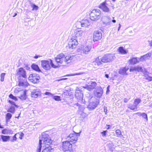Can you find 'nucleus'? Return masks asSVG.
Segmentation results:
<instances>
[{
    "label": "nucleus",
    "mask_w": 152,
    "mask_h": 152,
    "mask_svg": "<svg viewBox=\"0 0 152 152\" xmlns=\"http://www.w3.org/2000/svg\"><path fill=\"white\" fill-rule=\"evenodd\" d=\"M17 133H16L12 137V139L10 140V141L11 142H14L15 141H16L17 140Z\"/></svg>",
    "instance_id": "obj_51"
},
{
    "label": "nucleus",
    "mask_w": 152,
    "mask_h": 152,
    "mask_svg": "<svg viewBox=\"0 0 152 152\" xmlns=\"http://www.w3.org/2000/svg\"><path fill=\"white\" fill-rule=\"evenodd\" d=\"M109 150L111 152H113L114 151V148L112 147L111 146H109Z\"/></svg>",
    "instance_id": "obj_62"
},
{
    "label": "nucleus",
    "mask_w": 152,
    "mask_h": 152,
    "mask_svg": "<svg viewBox=\"0 0 152 152\" xmlns=\"http://www.w3.org/2000/svg\"><path fill=\"white\" fill-rule=\"evenodd\" d=\"M140 115L145 119L147 121H148L147 114L145 113H140Z\"/></svg>",
    "instance_id": "obj_43"
},
{
    "label": "nucleus",
    "mask_w": 152,
    "mask_h": 152,
    "mask_svg": "<svg viewBox=\"0 0 152 152\" xmlns=\"http://www.w3.org/2000/svg\"><path fill=\"white\" fill-rule=\"evenodd\" d=\"M30 4L32 8V10L37 11L38 10L39 8V7L38 6H37L31 2V1H30Z\"/></svg>",
    "instance_id": "obj_35"
},
{
    "label": "nucleus",
    "mask_w": 152,
    "mask_h": 152,
    "mask_svg": "<svg viewBox=\"0 0 152 152\" xmlns=\"http://www.w3.org/2000/svg\"><path fill=\"white\" fill-rule=\"evenodd\" d=\"M15 107L14 106H10L7 110V112L14 113L15 111Z\"/></svg>",
    "instance_id": "obj_37"
},
{
    "label": "nucleus",
    "mask_w": 152,
    "mask_h": 152,
    "mask_svg": "<svg viewBox=\"0 0 152 152\" xmlns=\"http://www.w3.org/2000/svg\"><path fill=\"white\" fill-rule=\"evenodd\" d=\"M80 22L81 26L82 27H86L89 26L91 24L89 20L87 19H83Z\"/></svg>",
    "instance_id": "obj_20"
},
{
    "label": "nucleus",
    "mask_w": 152,
    "mask_h": 152,
    "mask_svg": "<svg viewBox=\"0 0 152 152\" xmlns=\"http://www.w3.org/2000/svg\"><path fill=\"white\" fill-rule=\"evenodd\" d=\"M140 61V58L132 57L129 60V62L132 65H134L138 63Z\"/></svg>",
    "instance_id": "obj_22"
},
{
    "label": "nucleus",
    "mask_w": 152,
    "mask_h": 152,
    "mask_svg": "<svg viewBox=\"0 0 152 152\" xmlns=\"http://www.w3.org/2000/svg\"><path fill=\"white\" fill-rule=\"evenodd\" d=\"M40 55H36L34 57V58L35 59L38 58L39 57H41Z\"/></svg>",
    "instance_id": "obj_64"
},
{
    "label": "nucleus",
    "mask_w": 152,
    "mask_h": 152,
    "mask_svg": "<svg viewBox=\"0 0 152 152\" xmlns=\"http://www.w3.org/2000/svg\"><path fill=\"white\" fill-rule=\"evenodd\" d=\"M42 143L40 142V140H39V146L38 147L37 152H41L42 148Z\"/></svg>",
    "instance_id": "obj_42"
},
{
    "label": "nucleus",
    "mask_w": 152,
    "mask_h": 152,
    "mask_svg": "<svg viewBox=\"0 0 152 152\" xmlns=\"http://www.w3.org/2000/svg\"><path fill=\"white\" fill-rule=\"evenodd\" d=\"M41 94V92L39 89L38 88L33 90L31 92V96L36 98Z\"/></svg>",
    "instance_id": "obj_19"
},
{
    "label": "nucleus",
    "mask_w": 152,
    "mask_h": 152,
    "mask_svg": "<svg viewBox=\"0 0 152 152\" xmlns=\"http://www.w3.org/2000/svg\"><path fill=\"white\" fill-rule=\"evenodd\" d=\"M89 15L91 20L96 21L101 17V11L98 9H94L91 12Z\"/></svg>",
    "instance_id": "obj_4"
},
{
    "label": "nucleus",
    "mask_w": 152,
    "mask_h": 152,
    "mask_svg": "<svg viewBox=\"0 0 152 152\" xmlns=\"http://www.w3.org/2000/svg\"><path fill=\"white\" fill-rule=\"evenodd\" d=\"M41 62L42 67L47 71L50 70L51 67L56 69L60 66L58 64L57 65H55L53 62V60L51 59L42 60Z\"/></svg>",
    "instance_id": "obj_1"
},
{
    "label": "nucleus",
    "mask_w": 152,
    "mask_h": 152,
    "mask_svg": "<svg viewBox=\"0 0 152 152\" xmlns=\"http://www.w3.org/2000/svg\"><path fill=\"white\" fill-rule=\"evenodd\" d=\"M78 43L77 39L75 36H72L69 42L68 45L66 48L69 49H73L75 48L77 45Z\"/></svg>",
    "instance_id": "obj_7"
},
{
    "label": "nucleus",
    "mask_w": 152,
    "mask_h": 152,
    "mask_svg": "<svg viewBox=\"0 0 152 152\" xmlns=\"http://www.w3.org/2000/svg\"><path fill=\"white\" fill-rule=\"evenodd\" d=\"M107 4L106 0L101 3L99 6V7L102 9L104 12H108L110 11V9L107 7Z\"/></svg>",
    "instance_id": "obj_15"
},
{
    "label": "nucleus",
    "mask_w": 152,
    "mask_h": 152,
    "mask_svg": "<svg viewBox=\"0 0 152 152\" xmlns=\"http://www.w3.org/2000/svg\"><path fill=\"white\" fill-rule=\"evenodd\" d=\"M141 102V100L140 98H137L135 99L134 101V104L135 105V106L137 107L138 104L140 103Z\"/></svg>",
    "instance_id": "obj_41"
},
{
    "label": "nucleus",
    "mask_w": 152,
    "mask_h": 152,
    "mask_svg": "<svg viewBox=\"0 0 152 152\" xmlns=\"http://www.w3.org/2000/svg\"><path fill=\"white\" fill-rule=\"evenodd\" d=\"M8 132V130L6 129H4L1 131V133L3 134H6Z\"/></svg>",
    "instance_id": "obj_55"
},
{
    "label": "nucleus",
    "mask_w": 152,
    "mask_h": 152,
    "mask_svg": "<svg viewBox=\"0 0 152 152\" xmlns=\"http://www.w3.org/2000/svg\"><path fill=\"white\" fill-rule=\"evenodd\" d=\"M78 106V103H71L69 104L68 107L70 109L74 110L75 109H77Z\"/></svg>",
    "instance_id": "obj_29"
},
{
    "label": "nucleus",
    "mask_w": 152,
    "mask_h": 152,
    "mask_svg": "<svg viewBox=\"0 0 152 152\" xmlns=\"http://www.w3.org/2000/svg\"><path fill=\"white\" fill-rule=\"evenodd\" d=\"M63 150L65 152H73L72 145L68 141L63 142Z\"/></svg>",
    "instance_id": "obj_8"
},
{
    "label": "nucleus",
    "mask_w": 152,
    "mask_h": 152,
    "mask_svg": "<svg viewBox=\"0 0 152 152\" xmlns=\"http://www.w3.org/2000/svg\"><path fill=\"white\" fill-rule=\"evenodd\" d=\"M44 94L45 95H48V96H53V94H52L50 92H47V91L45 92V93Z\"/></svg>",
    "instance_id": "obj_58"
},
{
    "label": "nucleus",
    "mask_w": 152,
    "mask_h": 152,
    "mask_svg": "<svg viewBox=\"0 0 152 152\" xmlns=\"http://www.w3.org/2000/svg\"><path fill=\"white\" fill-rule=\"evenodd\" d=\"M100 57H98L96 58L95 60L92 63L93 65H97L99 66L101 65L102 64V62L100 58Z\"/></svg>",
    "instance_id": "obj_26"
},
{
    "label": "nucleus",
    "mask_w": 152,
    "mask_h": 152,
    "mask_svg": "<svg viewBox=\"0 0 152 152\" xmlns=\"http://www.w3.org/2000/svg\"><path fill=\"white\" fill-rule=\"evenodd\" d=\"M83 73L82 72H80L74 74H67L63 76V77H65L66 76H72L75 75H80L82 74Z\"/></svg>",
    "instance_id": "obj_39"
},
{
    "label": "nucleus",
    "mask_w": 152,
    "mask_h": 152,
    "mask_svg": "<svg viewBox=\"0 0 152 152\" xmlns=\"http://www.w3.org/2000/svg\"><path fill=\"white\" fill-rule=\"evenodd\" d=\"M55 61L58 63L62 64L63 62V61L60 58H57V57L55 58Z\"/></svg>",
    "instance_id": "obj_52"
},
{
    "label": "nucleus",
    "mask_w": 152,
    "mask_h": 152,
    "mask_svg": "<svg viewBox=\"0 0 152 152\" xmlns=\"http://www.w3.org/2000/svg\"><path fill=\"white\" fill-rule=\"evenodd\" d=\"M96 85L97 83L95 82L91 81L88 82L87 84H86L85 86H82V87L91 91L95 88Z\"/></svg>",
    "instance_id": "obj_9"
},
{
    "label": "nucleus",
    "mask_w": 152,
    "mask_h": 152,
    "mask_svg": "<svg viewBox=\"0 0 152 152\" xmlns=\"http://www.w3.org/2000/svg\"><path fill=\"white\" fill-rule=\"evenodd\" d=\"M8 102L12 106H14L15 107L18 108V106L16 104L15 102L11 100H8Z\"/></svg>",
    "instance_id": "obj_46"
},
{
    "label": "nucleus",
    "mask_w": 152,
    "mask_h": 152,
    "mask_svg": "<svg viewBox=\"0 0 152 152\" xmlns=\"http://www.w3.org/2000/svg\"><path fill=\"white\" fill-rule=\"evenodd\" d=\"M151 55V53L149 52L142 56H141L140 58V61H143L145 60L146 58H148V57H150Z\"/></svg>",
    "instance_id": "obj_30"
},
{
    "label": "nucleus",
    "mask_w": 152,
    "mask_h": 152,
    "mask_svg": "<svg viewBox=\"0 0 152 152\" xmlns=\"http://www.w3.org/2000/svg\"><path fill=\"white\" fill-rule=\"evenodd\" d=\"M9 97L10 98L14 100L15 101L18 100V99L16 97L14 96L12 94H11L9 95Z\"/></svg>",
    "instance_id": "obj_47"
},
{
    "label": "nucleus",
    "mask_w": 152,
    "mask_h": 152,
    "mask_svg": "<svg viewBox=\"0 0 152 152\" xmlns=\"http://www.w3.org/2000/svg\"><path fill=\"white\" fill-rule=\"evenodd\" d=\"M5 74H6L5 73H2L1 74V75H0V77H1L0 80H1V82H3L4 81V77H5Z\"/></svg>",
    "instance_id": "obj_50"
},
{
    "label": "nucleus",
    "mask_w": 152,
    "mask_h": 152,
    "mask_svg": "<svg viewBox=\"0 0 152 152\" xmlns=\"http://www.w3.org/2000/svg\"><path fill=\"white\" fill-rule=\"evenodd\" d=\"M102 33L100 31H95L93 33V41L95 42L100 40L102 38Z\"/></svg>",
    "instance_id": "obj_13"
},
{
    "label": "nucleus",
    "mask_w": 152,
    "mask_h": 152,
    "mask_svg": "<svg viewBox=\"0 0 152 152\" xmlns=\"http://www.w3.org/2000/svg\"><path fill=\"white\" fill-rule=\"evenodd\" d=\"M84 88L81 87H77L75 91V95L78 101L80 103L85 104L86 101L85 99H83V90Z\"/></svg>",
    "instance_id": "obj_2"
},
{
    "label": "nucleus",
    "mask_w": 152,
    "mask_h": 152,
    "mask_svg": "<svg viewBox=\"0 0 152 152\" xmlns=\"http://www.w3.org/2000/svg\"><path fill=\"white\" fill-rule=\"evenodd\" d=\"M91 49V48L90 46H87L86 47H83L82 50L83 51L84 53L85 54H87L88 52L90 51Z\"/></svg>",
    "instance_id": "obj_33"
},
{
    "label": "nucleus",
    "mask_w": 152,
    "mask_h": 152,
    "mask_svg": "<svg viewBox=\"0 0 152 152\" xmlns=\"http://www.w3.org/2000/svg\"><path fill=\"white\" fill-rule=\"evenodd\" d=\"M75 56L73 55H68L65 56L64 59L65 61L66 62L67 64H68L71 62V61L73 59V58L75 57Z\"/></svg>",
    "instance_id": "obj_25"
},
{
    "label": "nucleus",
    "mask_w": 152,
    "mask_h": 152,
    "mask_svg": "<svg viewBox=\"0 0 152 152\" xmlns=\"http://www.w3.org/2000/svg\"><path fill=\"white\" fill-rule=\"evenodd\" d=\"M84 31H78L75 32V35L73 36H75V38H77V37H79L83 36L84 34Z\"/></svg>",
    "instance_id": "obj_32"
},
{
    "label": "nucleus",
    "mask_w": 152,
    "mask_h": 152,
    "mask_svg": "<svg viewBox=\"0 0 152 152\" xmlns=\"http://www.w3.org/2000/svg\"><path fill=\"white\" fill-rule=\"evenodd\" d=\"M26 78H21L19 79L18 86H23L26 87L27 86Z\"/></svg>",
    "instance_id": "obj_21"
},
{
    "label": "nucleus",
    "mask_w": 152,
    "mask_h": 152,
    "mask_svg": "<svg viewBox=\"0 0 152 152\" xmlns=\"http://www.w3.org/2000/svg\"><path fill=\"white\" fill-rule=\"evenodd\" d=\"M39 138V140H40V142L42 143L43 141V144L45 145H50L53 142L49 135L45 133H42Z\"/></svg>",
    "instance_id": "obj_3"
},
{
    "label": "nucleus",
    "mask_w": 152,
    "mask_h": 152,
    "mask_svg": "<svg viewBox=\"0 0 152 152\" xmlns=\"http://www.w3.org/2000/svg\"><path fill=\"white\" fill-rule=\"evenodd\" d=\"M31 67L32 69L36 72L43 73L37 64L34 63L32 64Z\"/></svg>",
    "instance_id": "obj_24"
},
{
    "label": "nucleus",
    "mask_w": 152,
    "mask_h": 152,
    "mask_svg": "<svg viewBox=\"0 0 152 152\" xmlns=\"http://www.w3.org/2000/svg\"><path fill=\"white\" fill-rule=\"evenodd\" d=\"M17 74L18 76V79L26 78V72L22 67H20L16 71Z\"/></svg>",
    "instance_id": "obj_12"
},
{
    "label": "nucleus",
    "mask_w": 152,
    "mask_h": 152,
    "mask_svg": "<svg viewBox=\"0 0 152 152\" xmlns=\"http://www.w3.org/2000/svg\"><path fill=\"white\" fill-rule=\"evenodd\" d=\"M106 126L107 127L106 128L108 130L110 129L111 126L110 125L107 124H106Z\"/></svg>",
    "instance_id": "obj_63"
},
{
    "label": "nucleus",
    "mask_w": 152,
    "mask_h": 152,
    "mask_svg": "<svg viewBox=\"0 0 152 152\" xmlns=\"http://www.w3.org/2000/svg\"><path fill=\"white\" fill-rule=\"evenodd\" d=\"M56 57L58 58H60L62 60L65 57V55L63 53H61L58 55Z\"/></svg>",
    "instance_id": "obj_48"
},
{
    "label": "nucleus",
    "mask_w": 152,
    "mask_h": 152,
    "mask_svg": "<svg viewBox=\"0 0 152 152\" xmlns=\"http://www.w3.org/2000/svg\"><path fill=\"white\" fill-rule=\"evenodd\" d=\"M115 133L117 135V136L118 137H121L123 136L121 131L119 129L116 130L115 131Z\"/></svg>",
    "instance_id": "obj_44"
},
{
    "label": "nucleus",
    "mask_w": 152,
    "mask_h": 152,
    "mask_svg": "<svg viewBox=\"0 0 152 152\" xmlns=\"http://www.w3.org/2000/svg\"><path fill=\"white\" fill-rule=\"evenodd\" d=\"M145 79L149 81H152V77H150L148 75L147 77H146Z\"/></svg>",
    "instance_id": "obj_56"
},
{
    "label": "nucleus",
    "mask_w": 152,
    "mask_h": 152,
    "mask_svg": "<svg viewBox=\"0 0 152 152\" xmlns=\"http://www.w3.org/2000/svg\"><path fill=\"white\" fill-rule=\"evenodd\" d=\"M102 21L103 25L107 26L110 24L111 21V18L109 16H104L102 17Z\"/></svg>",
    "instance_id": "obj_16"
},
{
    "label": "nucleus",
    "mask_w": 152,
    "mask_h": 152,
    "mask_svg": "<svg viewBox=\"0 0 152 152\" xmlns=\"http://www.w3.org/2000/svg\"><path fill=\"white\" fill-rule=\"evenodd\" d=\"M53 98L56 101H59L61 100L60 96H55L53 97Z\"/></svg>",
    "instance_id": "obj_49"
},
{
    "label": "nucleus",
    "mask_w": 152,
    "mask_h": 152,
    "mask_svg": "<svg viewBox=\"0 0 152 152\" xmlns=\"http://www.w3.org/2000/svg\"><path fill=\"white\" fill-rule=\"evenodd\" d=\"M128 108L133 110H135L137 109V107L135 106V105H134L130 104H129L128 106Z\"/></svg>",
    "instance_id": "obj_40"
},
{
    "label": "nucleus",
    "mask_w": 152,
    "mask_h": 152,
    "mask_svg": "<svg viewBox=\"0 0 152 152\" xmlns=\"http://www.w3.org/2000/svg\"><path fill=\"white\" fill-rule=\"evenodd\" d=\"M1 139L3 142H6L8 141L10 139V137L9 136L4 135H0Z\"/></svg>",
    "instance_id": "obj_31"
},
{
    "label": "nucleus",
    "mask_w": 152,
    "mask_h": 152,
    "mask_svg": "<svg viewBox=\"0 0 152 152\" xmlns=\"http://www.w3.org/2000/svg\"><path fill=\"white\" fill-rule=\"evenodd\" d=\"M77 108H78V109L80 111H82L84 109V106L81 105L80 104H78V107Z\"/></svg>",
    "instance_id": "obj_53"
},
{
    "label": "nucleus",
    "mask_w": 152,
    "mask_h": 152,
    "mask_svg": "<svg viewBox=\"0 0 152 152\" xmlns=\"http://www.w3.org/2000/svg\"><path fill=\"white\" fill-rule=\"evenodd\" d=\"M17 136L20 139L22 140L24 135V133L22 132H19L17 133Z\"/></svg>",
    "instance_id": "obj_45"
},
{
    "label": "nucleus",
    "mask_w": 152,
    "mask_h": 152,
    "mask_svg": "<svg viewBox=\"0 0 152 152\" xmlns=\"http://www.w3.org/2000/svg\"><path fill=\"white\" fill-rule=\"evenodd\" d=\"M101 61L102 62L107 63L112 61L115 57L114 54H106L103 57L100 56Z\"/></svg>",
    "instance_id": "obj_5"
},
{
    "label": "nucleus",
    "mask_w": 152,
    "mask_h": 152,
    "mask_svg": "<svg viewBox=\"0 0 152 152\" xmlns=\"http://www.w3.org/2000/svg\"><path fill=\"white\" fill-rule=\"evenodd\" d=\"M45 148L43 150L42 152H52L53 148L50 145H45Z\"/></svg>",
    "instance_id": "obj_27"
},
{
    "label": "nucleus",
    "mask_w": 152,
    "mask_h": 152,
    "mask_svg": "<svg viewBox=\"0 0 152 152\" xmlns=\"http://www.w3.org/2000/svg\"><path fill=\"white\" fill-rule=\"evenodd\" d=\"M73 93L71 91L68 90H65L62 94V96L65 98H68L70 99L73 97Z\"/></svg>",
    "instance_id": "obj_17"
},
{
    "label": "nucleus",
    "mask_w": 152,
    "mask_h": 152,
    "mask_svg": "<svg viewBox=\"0 0 152 152\" xmlns=\"http://www.w3.org/2000/svg\"><path fill=\"white\" fill-rule=\"evenodd\" d=\"M107 107L106 106H104V111L105 113V114L106 115L107 113Z\"/></svg>",
    "instance_id": "obj_60"
},
{
    "label": "nucleus",
    "mask_w": 152,
    "mask_h": 152,
    "mask_svg": "<svg viewBox=\"0 0 152 152\" xmlns=\"http://www.w3.org/2000/svg\"><path fill=\"white\" fill-rule=\"evenodd\" d=\"M103 93V90L101 86H97L94 91V94L95 97L100 98L102 96Z\"/></svg>",
    "instance_id": "obj_10"
},
{
    "label": "nucleus",
    "mask_w": 152,
    "mask_h": 152,
    "mask_svg": "<svg viewBox=\"0 0 152 152\" xmlns=\"http://www.w3.org/2000/svg\"><path fill=\"white\" fill-rule=\"evenodd\" d=\"M86 99H85L86 101V103L87 102H90V100L93 97L92 95L90 93H88L86 94Z\"/></svg>",
    "instance_id": "obj_34"
},
{
    "label": "nucleus",
    "mask_w": 152,
    "mask_h": 152,
    "mask_svg": "<svg viewBox=\"0 0 152 152\" xmlns=\"http://www.w3.org/2000/svg\"><path fill=\"white\" fill-rule=\"evenodd\" d=\"M130 99V98L129 99L124 98V102L125 103H127L128 102V101Z\"/></svg>",
    "instance_id": "obj_61"
},
{
    "label": "nucleus",
    "mask_w": 152,
    "mask_h": 152,
    "mask_svg": "<svg viewBox=\"0 0 152 152\" xmlns=\"http://www.w3.org/2000/svg\"><path fill=\"white\" fill-rule=\"evenodd\" d=\"M134 71H137L138 72H144L142 67L138 65L132 67L129 69L130 72H133Z\"/></svg>",
    "instance_id": "obj_18"
},
{
    "label": "nucleus",
    "mask_w": 152,
    "mask_h": 152,
    "mask_svg": "<svg viewBox=\"0 0 152 152\" xmlns=\"http://www.w3.org/2000/svg\"><path fill=\"white\" fill-rule=\"evenodd\" d=\"M18 97L21 100H26L27 98L26 92H24L22 94V95H21L20 96Z\"/></svg>",
    "instance_id": "obj_38"
},
{
    "label": "nucleus",
    "mask_w": 152,
    "mask_h": 152,
    "mask_svg": "<svg viewBox=\"0 0 152 152\" xmlns=\"http://www.w3.org/2000/svg\"><path fill=\"white\" fill-rule=\"evenodd\" d=\"M24 67L26 69L28 70H29L30 69V67L27 64H25Z\"/></svg>",
    "instance_id": "obj_59"
},
{
    "label": "nucleus",
    "mask_w": 152,
    "mask_h": 152,
    "mask_svg": "<svg viewBox=\"0 0 152 152\" xmlns=\"http://www.w3.org/2000/svg\"><path fill=\"white\" fill-rule=\"evenodd\" d=\"M107 132L108 131L107 130H104L101 132V134H102L103 137H104L106 136Z\"/></svg>",
    "instance_id": "obj_54"
},
{
    "label": "nucleus",
    "mask_w": 152,
    "mask_h": 152,
    "mask_svg": "<svg viewBox=\"0 0 152 152\" xmlns=\"http://www.w3.org/2000/svg\"><path fill=\"white\" fill-rule=\"evenodd\" d=\"M99 103V100L96 99V101L90 102L87 106L88 108L90 110H91L95 109Z\"/></svg>",
    "instance_id": "obj_14"
},
{
    "label": "nucleus",
    "mask_w": 152,
    "mask_h": 152,
    "mask_svg": "<svg viewBox=\"0 0 152 152\" xmlns=\"http://www.w3.org/2000/svg\"><path fill=\"white\" fill-rule=\"evenodd\" d=\"M73 133H71L67 136V139L69 140V142H71L73 143H75L78 140V137L80 136V134L81 132L77 133L73 132Z\"/></svg>",
    "instance_id": "obj_6"
},
{
    "label": "nucleus",
    "mask_w": 152,
    "mask_h": 152,
    "mask_svg": "<svg viewBox=\"0 0 152 152\" xmlns=\"http://www.w3.org/2000/svg\"><path fill=\"white\" fill-rule=\"evenodd\" d=\"M40 79V76L39 75L36 73L30 74L28 77V80L34 83H36L39 82Z\"/></svg>",
    "instance_id": "obj_11"
},
{
    "label": "nucleus",
    "mask_w": 152,
    "mask_h": 152,
    "mask_svg": "<svg viewBox=\"0 0 152 152\" xmlns=\"http://www.w3.org/2000/svg\"><path fill=\"white\" fill-rule=\"evenodd\" d=\"M12 116V114L10 113H7L6 115V122L7 123L10 120Z\"/></svg>",
    "instance_id": "obj_36"
},
{
    "label": "nucleus",
    "mask_w": 152,
    "mask_h": 152,
    "mask_svg": "<svg viewBox=\"0 0 152 152\" xmlns=\"http://www.w3.org/2000/svg\"><path fill=\"white\" fill-rule=\"evenodd\" d=\"M119 53L121 54H125L127 53L128 51L123 46L119 47L118 49Z\"/></svg>",
    "instance_id": "obj_28"
},
{
    "label": "nucleus",
    "mask_w": 152,
    "mask_h": 152,
    "mask_svg": "<svg viewBox=\"0 0 152 152\" xmlns=\"http://www.w3.org/2000/svg\"><path fill=\"white\" fill-rule=\"evenodd\" d=\"M110 86L109 85L107 86V90L106 93V94L107 95L109 93V92L110 91Z\"/></svg>",
    "instance_id": "obj_57"
},
{
    "label": "nucleus",
    "mask_w": 152,
    "mask_h": 152,
    "mask_svg": "<svg viewBox=\"0 0 152 152\" xmlns=\"http://www.w3.org/2000/svg\"><path fill=\"white\" fill-rule=\"evenodd\" d=\"M129 68L128 67H124L120 68L118 71L119 73L121 75H127L126 72L128 70Z\"/></svg>",
    "instance_id": "obj_23"
}]
</instances>
